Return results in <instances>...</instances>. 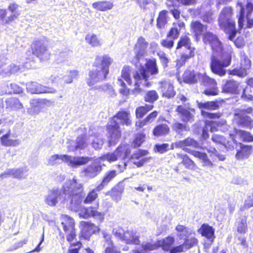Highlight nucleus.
Returning <instances> with one entry per match:
<instances>
[{
	"instance_id": "obj_56",
	"label": "nucleus",
	"mask_w": 253,
	"mask_h": 253,
	"mask_svg": "<svg viewBox=\"0 0 253 253\" xmlns=\"http://www.w3.org/2000/svg\"><path fill=\"white\" fill-rule=\"evenodd\" d=\"M167 14L166 10H163L160 12L157 20V25L159 28H164L167 24Z\"/></svg>"
},
{
	"instance_id": "obj_57",
	"label": "nucleus",
	"mask_w": 253,
	"mask_h": 253,
	"mask_svg": "<svg viewBox=\"0 0 253 253\" xmlns=\"http://www.w3.org/2000/svg\"><path fill=\"white\" fill-rule=\"evenodd\" d=\"M100 190H97V187L89 192L84 200L83 201L84 203L85 204H91L92 202L95 200L98 197L97 192H99Z\"/></svg>"
},
{
	"instance_id": "obj_25",
	"label": "nucleus",
	"mask_w": 253,
	"mask_h": 253,
	"mask_svg": "<svg viewBox=\"0 0 253 253\" xmlns=\"http://www.w3.org/2000/svg\"><path fill=\"white\" fill-rule=\"evenodd\" d=\"M198 232L212 243L215 238L214 228L207 223H203L198 230Z\"/></svg>"
},
{
	"instance_id": "obj_27",
	"label": "nucleus",
	"mask_w": 253,
	"mask_h": 253,
	"mask_svg": "<svg viewBox=\"0 0 253 253\" xmlns=\"http://www.w3.org/2000/svg\"><path fill=\"white\" fill-rule=\"evenodd\" d=\"M28 171L26 169H9L1 173L0 177L3 178L8 175H12L14 177L20 179L26 178L28 175Z\"/></svg>"
},
{
	"instance_id": "obj_3",
	"label": "nucleus",
	"mask_w": 253,
	"mask_h": 253,
	"mask_svg": "<svg viewBox=\"0 0 253 253\" xmlns=\"http://www.w3.org/2000/svg\"><path fill=\"white\" fill-rule=\"evenodd\" d=\"M184 82L188 84H194L198 81L205 86L209 87L204 90V93L208 96H214L218 94L216 81L205 74L195 73L194 71H186L183 75Z\"/></svg>"
},
{
	"instance_id": "obj_60",
	"label": "nucleus",
	"mask_w": 253,
	"mask_h": 253,
	"mask_svg": "<svg viewBox=\"0 0 253 253\" xmlns=\"http://www.w3.org/2000/svg\"><path fill=\"white\" fill-rule=\"evenodd\" d=\"M198 240L195 237H191L185 238L184 243L182 244L184 245V247L186 251L190 249L193 247L196 246L198 244Z\"/></svg>"
},
{
	"instance_id": "obj_2",
	"label": "nucleus",
	"mask_w": 253,
	"mask_h": 253,
	"mask_svg": "<svg viewBox=\"0 0 253 253\" xmlns=\"http://www.w3.org/2000/svg\"><path fill=\"white\" fill-rule=\"evenodd\" d=\"M130 114L126 111H119L113 118L110 119L107 125L108 144L111 147L115 145L121 136L119 124L129 126L131 121Z\"/></svg>"
},
{
	"instance_id": "obj_20",
	"label": "nucleus",
	"mask_w": 253,
	"mask_h": 253,
	"mask_svg": "<svg viewBox=\"0 0 253 253\" xmlns=\"http://www.w3.org/2000/svg\"><path fill=\"white\" fill-rule=\"evenodd\" d=\"M82 203V202L81 203ZM76 211H79L80 217L84 218H87L91 217H93L95 219L101 222L104 219V214L101 212H99L92 207L85 208L80 205L79 210Z\"/></svg>"
},
{
	"instance_id": "obj_63",
	"label": "nucleus",
	"mask_w": 253,
	"mask_h": 253,
	"mask_svg": "<svg viewBox=\"0 0 253 253\" xmlns=\"http://www.w3.org/2000/svg\"><path fill=\"white\" fill-rule=\"evenodd\" d=\"M141 247L144 251H153L159 248L158 242L154 244L143 242L141 244Z\"/></svg>"
},
{
	"instance_id": "obj_54",
	"label": "nucleus",
	"mask_w": 253,
	"mask_h": 253,
	"mask_svg": "<svg viewBox=\"0 0 253 253\" xmlns=\"http://www.w3.org/2000/svg\"><path fill=\"white\" fill-rule=\"evenodd\" d=\"M240 56L241 58L240 67L242 69H244L245 71L250 69L251 67V61L248 58L244 51L240 52Z\"/></svg>"
},
{
	"instance_id": "obj_16",
	"label": "nucleus",
	"mask_w": 253,
	"mask_h": 253,
	"mask_svg": "<svg viewBox=\"0 0 253 253\" xmlns=\"http://www.w3.org/2000/svg\"><path fill=\"white\" fill-rule=\"evenodd\" d=\"M200 146L199 143L194 138L188 137L183 140H179L171 144V149L174 147L177 148H181L183 151L191 154L193 155L192 152H197L198 151L191 150L187 147H191L195 148H198Z\"/></svg>"
},
{
	"instance_id": "obj_11",
	"label": "nucleus",
	"mask_w": 253,
	"mask_h": 253,
	"mask_svg": "<svg viewBox=\"0 0 253 253\" xmlns=\"http://www.w3.org/2000/svg\"><path fill=\"white\" fill-rule=\"evenodd\" d=\"M32 53L42 61L49 59L50 52L47 46V42L45 39L34 41L31 45Z\"/></svg>"
},
{
	"instance_id": "obj_42",
	"label": "nucleus",
	"mask_w": 253,
	"mask_h": 253,
	"mask_svg": "<svg viewBox=\"0 0 253 253\" xmlns=\"http://www.w3.org/2000/svg\"><path fill=\"white\" fill-rule=\"evenodd\" d=\"M113 4L111 1H101L92 3V7L97 10L106 11L112 8Z\"/></svg>"
},
{
	"instance_id": "obj_23",
	"label": "nucleus",
	"mask_w": 253,
	"mask_h": 253,
	"mask_svg": "<svg viewBox=\"0 0 253 253\" xmlns=\"http://www.w3.org/2000/svg\"><path fill=\"white\" fill-rule=\"evenodd\" d=\"M107 76L104 74L99 69H92L88 73V77L86 79V83L89 86L105 80Z\"/></svg>"
},
{
	"instance_id": "obj_58",
	"label": "nucleus",
	"mask_w": 253,
	"mask_h": 253,
	"mask_svg": "<svg viewBox=\"0 0 253 253\" xmlns=\"http://www.w3.org/2000/svg\"><path fill=\"white\" fill-rule=\"evenodd\" d=\"M158 98L159 95L156 91L154 90L148 91L144 96L145 101L151 103H153L158 100Z\"/></svg>"
},
{
	"instance_id": "obj_55",
	"label": "nucleus",
	"mask_w": 253,
	"mask_h": 253,
	"mask_svg": "<svg viewBox=\"0 0 253 253\" xmlns=\"http://www.w3.org/2000/svg\"><path fill=\"white\" fill-rule=\"evenodd\" d=\"M85 39L86 42L92 46H97L101 44L100 41L94 34H87Z\"/></svg>"
},
{
	"instance_id": "obj_26",
	"label": "nucleus",
	"mask_w": 253,
	"mask_h": 253,
	"mask_svg": "<svg viewBox=\"0 0 253 253\" xmlns=\"http://www.w3.org/2000/svg\"><path fill=\"white\" fill-rule=\"evenodd\" d=\"M160 89L163 97L168 98L173 97L176 94L173 85L169 81H163L160 82Z\"/></svg>"
},
{
	"instance_id": "obj_4",
	"label": "nucleus",
	"mask_w": 253,
	"mask_h": 253,
	"mask_svg": "<svg viewBox=\"0 0 253 253\" xmlns=\"http://www.w3.org/2000/svg\"><path fill=\"white\" fill-rule=\"evenodd\" d=\"M88 157H76L68 155L54 154L47 159V165L55 166L64 162L72 168H77L80 166L86 164L91 160Z\"/></svg>"
},
{
	"instance_id": "obj_29",
	"label": "nucleus",
	"mask_w": 253,
	"mask_h": 253,
	"mask_svg": "<svg viewBox=\"0 0 253 253\" xmlns=\"http://www.w3.org/2000/svg\"><path fill=\"white\" fill-rule=\"evenodd\" d=\"M81 224L84 225L82 236L85 240H89L91 235L98 229V227L93 224L87 221H82Z\"/></svg>"
},
{
	"instance_id": "obj_41",
	"label": "nucleus",
	"mask_w": 253,
	"mask_h": 253,
	"mask_svg": "<svg viewBox=\"0 0 253 253\" xmlns=\"http://www.w3.org/2000/svg\"><path fill=\"white\" fill-rule=\"evenodd\" d=\"M10 131L0 138L1 143L5 146H16L20 144V141L18 139L12 140L9 138Z\"/></svg>"
},
{
	"instance_id": "obj_49",
	"label": "nucleus",
	"mask_w": 253,
	"mask_h": 253,
	"mask_svg": "<svg viewBox=\"0 0 253 253\" xmlns=\"http://www.w3.org/2000/svg\"><path fill=\"white\" fill-rule=\"evenodd\" d=\"M146 68L145 69L149 72V76L150 73L153 75H156L158 73V68L156 63V60L155 59H149L146 63ZM145 69V68H144Z\"/></svg>"
},
{
	"instance_id": "obj_31",
	"label": "nucleus",
	"mask_w": 253,
	"mask_h": 253,
	"mask_svg": "<svg viewBox=\"0 0 253 253\" xmlns=\"http://www.w3.org/2000/svg\"><path fill=\"white\" fill-rule=\"evenodd\" d=\"M191 27L197 41L200 39L203 32L207 29V26L202 24L198 21L192 22Z\"/></svg>"
},
{
	"instance_id": "obj_1",
	"label": "nucleus",
	"mask_w": 253,
	"mask_h": 253,
	"mask_svg": "<svg viewBox=\"0 0 253 253\" xmlns=\"http://www.w3.org/2000/svg\"><path fill=\"white\" fill-rule=\"evenodd\" d=\"M83 185L75 178L67 179L60 189L54 187L49 190L44 196V202L50 207H55L59 203L69 202L70 209L76 211L83 201Z\"/></svg>"
},
{
	"instance_id": "obj_35",
	"label": "nucleus",
	"mask_w": 253,
	"mask_h": 253,
	"mask_svg": "<svg viewBox=\"0 0 253 253\" xmlns=\"http://www.w3.org/2000/svg\"><path fill=\"white\" fill-rule=\"evenodd\" d=\"M239 87V84L233 80L227 81L222 86V91L225 93H236Z\"/></svg>"
},
{
	"instance_id": "obj_19",
	"label": "nucleus",
	"mask_w": 253,
	"mask_h": 253,
	"mask_svg": "<svg viewBox=\"0 0 253 253\" xmlns=\"http://www.w3.org/2000/svg\"><path fill=\"white\" fill-rule=\"evenodd\" d=\"M18 7V5L15 3L10 4L8 6V10L10 12L9 16H6L7 12L6 10L0 9L1 24L4 25L12 21L20 15L19 12L17 10Z\"/></svg>"
},
{
	"instance_id": "obj_28",
	"label": "nucleus",
	"mask_w": 253,
	"mask_h": 253,
	"mask_svg": "<svg viewBox=\"0 0 253 253\" xmlns=\"http://www.w3.org/2000/svg\"><path fill=\"white\" fill-rule=\"evenodd\" d=\"M206 129H208L211 132H214L218 130L225 131L227 129L226 122L224 120L221 121H211L205 124Z\"/></svg>"
},
{
	"instance_id": "obj_30",
	"label": "nucleus",
	"mask_w": 253,
	"mask_h": 253,
	"mask_svg": "<svg viewBox=\"0 0 253 253\" xmlns=\"http://www.w3.org/2000/svg\"><path fill=\"white\" fill-rule=\"evenodd\" d=\"M122 241H125L126 244L138 245L140 243L138 236L133 230L125 231Z\"/></svg>"
},
{
	"instance_id": "obj_6",
	"label": "nucleus",
	"mask_w": 253,
	"mask_h": 253,
	"mask_svg": "<svg viewBox=\"0 0 253 253\" xmlns=\"http://www.w3.org/2000/svg\"><path fill=\"white\" fill-rule=\"evenodd\" d=\"M232 49L226 54L223 53L221 56H217L212 55L211 57L210 68L211 71L219 76H224L226 73V68L228 67L231 62Z\"/></svg>"
},
{
	"instance_id": "obj_33",
	"label": "nucleus",
	"mask_w": 253,
	"mask_h": 253,
	"mask_svg": "<svg viewBox=\"0 0 253 253\" xmlns=\"http://www.w3.org/2000/svg\"><path fill=\"white\" fill-rule=\"evenodd\" d=\"M240 149L237 150L236 154L237 159L240 160L248 158L252 152V146L251 145H245L240 143Z\"/></svg>"
},
{
	"instance_id": "obj_32",
	"label": "nucleus",
	"mask_w": 253,
	"mask_h": 253,
	"mask_svg": "<svg viewBox=\"0 0 253 253\" xmlns=\"http://www.w3.org/2000/svg\"><path fill=\"white\" fill-rule=\"evenodd\" d=\"M185 27V24L182 21H178L174 22L173 26L169 33L168 34V38H172L173 40L176 39L179 35L180 31Z\"/></svg>"
},
{
	"instance_id": "obj_52",
	"label": "nucleus",
	"mask_w": 253,
	"mask_h": 253,
	"mask_svg": "<svg viewBox=\"0 0 253 253\" xmlns=\"http://www.w3.org/2000/svg\"><path fill=\"white\" fill-rule=\"evenodd\" d=\"M89 139L91 140V145L95 149L98 150L102 148L104 141L98 135L96 134L94 135H90Z\"/></svg>"
},
{
	"instance_id": "obj_7",
	"label": "nucleus",
	"mask_w": 253,
	"mask_h": 253,
	"mask_svg": "<svg viewBox=\"0 0 253 253\" xmlns=\"http://www.w3.org/2000/svg\"><path fill=\"white\" fill-rule=\"evenodd\" d=\"M232 15V8L230 7H226L222 10L218 19L220 28L228 34V38L231 41L234 40L237 32L235 22L231 19Z\"/></svg>"
},
{
	"instance_id": "obj_43",
	"label": "nucleus",
	"mask_w": 253,
	"mask_h": 253,
	"mask_svg": "<svg viewBox=\"0 0 253 253\" xmlns=\"http://www.w3.org/2000/svg\"><path fill=\"white\" fill-rule=\"evenodd\" d=\"M172 128L177 134L181 136L184 135V132L188 131L190 129L189 127L186 125V124H183L178 122L174 123L172 125Z\"/></svg>"
},
{
	"instance_id": "obj_46",
	"label": "nucleus",
	"mask_w": 253,
	"mask_h": 253,
	"mask_svg": "<svg viewBox=\"0 0 253 253\" xmlns=\"http://www.w3.org/2000/svg\"><path fill=\"white\" fill-rule=\"evenodd\" d=\"M158 115V112L156 111L150 113L145 119L142 121H137L135 126L140 128L144 126L152 123Z\"/></svg>"
},
{
	"instance_id": "obj_17",
	"label": "nucleus",
	"mask_w": 253,
	"mask_h": 253,
	"mask_svg": "<svg viewBox=\"0 0 253 253\" xmlns=\"http://www.w3.org/2000/svg\"><path fill=\"white\" fill-rule=\"evenodd\" d=\"M175 111L181 121L184 123H191L194 121V115L191 111H194V110L190 108L189 103L177 106Z\"/></svg>"
},
{
	"instance_id": "obj_53",
	"label": "nucleus",
	"mask_w": 253,
	"mask_h": 253,
	"mask_svg": "<svg viewBox=\"0 0 253 253\" xmlns=\"http://www.w3.org/2000/svg\"><path fill=\"white\" fill-rule=\"evenodd\" d=\"M153 105L146 104L144 106H140L136 109L135 114L137 118H142L148 111L151 110Z\"/></svg>"
},
{
	"instance_id": "obj_8",
	"label": "nucleus",
	"mask_w": 253,
	"mask_h": 253,
	"mask_svg": "<svg viewBox=\"0 0 253 253\" xmlns=\"http://www.w3.org/2000/svg\"><path fill=\"white\" fill-rule=\"evenodd\" d=\"M184 47L185 49L181 53L180 58L178 59L177 64L178 66H181L191 57L195 55V48L192 46V42L190 39L187 36H182L180 37L176 47V51Z\"/></svg>"
},
{
	"instance_id": "obj_38",
	"label": "nucleus",
	"mask_w": 253,
	"mask_h": 253,
	"mask_svg": "<svg viewBox=\"0 0 253 253\" xmlns=\"http://www.w3.org/2000/svg\"><path fill=\"white\" fill-rule=\"evenodd\" d=\"M116 175V171L112 170L108 171L104 175L101 183L97 186V190H101L111 181Z\"/></svg>"
},
{
	"instance_id": "obj_45",
	"label": "nucleus",
	"mask_w": 253,
	"mask_h": 253,
	"mask_svg": "<svg viewBox=\"0 0 253 253\" xmlns=\"http://www.w3.org/2000/svg\"><path fill=\"white\" fill-rule=\"evenodd\" d=\"M176 156L178 158H180L182 160L181 163L184 165L187 169H194L196 166L195 163L191 160L187 155L177 153Z\"/></svg>"
},
{
	"instance_id": "obj_48",
	"label": "nucleus",
	"mask_w": 253,
	"mask_h": 253,
	"mask_svg": "<svg viewBox=\"0 0 253 253\" xmlns=\"http://www.w3.org/2000/svg\"><path fill=\"white\" fill-rule=\"evenodd\" d=\"M86 145V141L85 136L82 135L78 136L76 139V145L75 146H71L69 147L70 151H74L78 149H83L85 147Z\"/></svg>"
},
{
	"instance_id": "obj_24",
	"label": "nucleus",
	"mask_w": 253,
	"mask_h": 253,
	"mask_svg": "<svg viewBox=\"0 0 253 253\" xmlns=\"http://www.w3.org/2000/svg\"><path fill=\"white\" fill-rule=\"evenodd\" d=\"M148 46V42L143 37H140L138 38L134 48V51L138 60L145 55Z\"/></svg>"
},
{
	"instance_id": "obj_10",
	"label": "nucleus",
	"mask_w": 253,
	"mask_h": 253,
	"mask_svg": "<svg viewBox=\"0 0 253 253\" xmlns=\"http://www.w3.org/2000/svg\"><path fill=\"white\" fill-rule=\"evenodd\" d=\"M130 149L128 145L121 144L113 153H108L98 158L100 164L106 160L110 163L118 159L125 160L129 155Z\"/></svg>"
},
{
	"instance_id": "obj_13",
	"label": "nucleus",
	"mask_w": 253,
	"mask_h": 253,
	"mask_svg": "<svg viewBox=\"0 0 253 253\" xmlns=\"http://www.w3.org/2000/svg\"><path fill=\"white\" fill-rule=\"evenodd\" d=\"M253 111L251 107H249L246 109H243L239 112L235 113L234 122L239 126L242 127L251 128L253 127V120L247 115L246 114H250Z\"/></svg>"
},
{
	"instance_id": "obj_36",
	"label": "nucleus",
	"mask_w": 253,
	"mask_h": 253,
	"mask_svg": "<svg viewBox=\"0 0 253 253\" xmlns=\"http://www.w3.org/2000/svg\"><path fill=\"white\" fill-rule=\"evenodd\" d=\"M6 109L8 111L14 110L21 109L23 107V105L19 100L14 97H10L5 100Z\"/></svg>"
},
{
	"instance_id": "obj_47",
	"label": "nucleus",
	"mask_w": 253,
	"mask_h": 253,
	"mask_svg": "<svg viewBox=\"0 0 253 253\" xmlns=\"http://www.w3.org/2000/svg\"><path fill=\"white\" fill-rule=\"evenodd\" d=\"M206 150L210 154V157L211 159L213 162H215L216 159H218L219 161H223L225 160L226 157L225 155L220 154L218 151L214 147H209L206 148Z\"/></svg>"
},
{
	"instance_id": "obj_44",
	"label": "nucleus",
	"mask_w": 253,
	"mask_h": 253,
	"mask_svg": "<svg viewBox=\"0 0 253 253\" xmlns=\"http://www.w3.org/2000/svg\"><path fill=\"white\" fill-rule=\"evenodd\" d=\"M169 132V128L166 124H161L156 126L153 129V133L156 136L166 135Z\"/></svg>"
},
{
	"instance_id": "obj_5",
	"label": "nucleus",
	"mask_w": 253,
	"mask_h": 253,
	"mask_svg": "<svg viewBox=\"0 0 253 253\" xmlns=\"http://www.w3.org/2000/svg\"><path fill=\"white\" fill-rule=\"evenodd\" d=\"M74 224V220L72 218L68 215L63 216L61 225L66 234V239L70 243L68 253H78L79 250L82 245L80 241L75 243H73L76 236Z\"/></svg>"
},
{
	"instance_id": "obj_14",
	"label": "nucleus",
	"mask_w": 253,
	"mask_h": 253,
	"mask_svg": "<svg viewBox=\"0 0 253 253\" xmlns=\"http://www.w3.org/2000/svg\"><path fill=\"white\" fill-rule=\"evenodd\" d=\"M102 170V165L96 159L90 165L84 167L81 171L83 177L90 179L96 177Z\"/></svg>"
},
{
	"instance_id": "obj_15",
	"label": "nucleus",
	"mask_w": 253,
	"mask_h": 253,
	"mask_svg": "<svg viewBox=\"0 0 253 253\" xmlns=\"http://www.w3.org/2000/svg\"><path fill=\"white\" fill-rule=\"evenodd\" d=\"M197 103L198 108L201 110V115L204 117L215 119L219 118L220 117V113H212L204 111L205 109L215 110L218 109L219 106L218 101H206L205 102L197 101Z\"/></svg>"
},
{
	"instance_id": "obj_18",
	"label": "nucleus",
	"mask_w": 253,
	"mask_h": 253,
	"mask_svg": "<svg viewBox=\"0 0 253 253\" xmlns=\"http://www.w3.org/2000/svg\"><path fill=\"white\" fill-rule=\"evenodd\" d=\"M113 61V59L108 55L97 56L94 65L97 68V69H99L101 72L107 76L109 73V67Z\"/></svg>"
},
{
	"instance_id": "obj_59",
	"label": "nucleus",
	"mask_w": 253,
	"mask_h": 253,
	"mask_svg": "<svg viewBox=\"0 0 253 253\" xmlns=\"http://www.w3.org/2000/svg\"><path fill=\"white\" fill-rule=\"evenodd\" d=\"M7 89L4 92L5 93H17L19 94L22 92V88L16 84L11 83L7 85Z\"/></svg>"
},
{
	"instance_id": "obj_22",
	"label": "nucleus",
	"mask_w": 253,
	"mask_h": 253,
	"mask_svg": "<svg viewBox=\"0 0 253 253\" xmlns=\"http://www.w3.org/2000/svg\"><path fill=\"white\" fill-rule=\"evenodd\" d=\"M27 90L31 93H54L56 92V89L52 87H48L43 86L36 82H30L27 84Z\"/></svg>"
},
{
	"instance_id": "obj_34",
	"label": "nucleus",
	"mask_w": 253,
	"mask_h": 253,
	"mask_svg": "<svg viewBox=\"0 0 253 253\" xmlns=\"http://www.w3.org/2000/svg\"><path fill=\"white\" fill-rule=\"evenodd\" d=\"M193 156L199 158L202 161V166L204 167L212 168L213 166V161L212 162L208 157L207 154L205 153L197 151L192 152Z\"/></svg>"
},
{
	"instance_id": "obj_50",
	"label": "nucleus",
	"mask_w": 253,
	"mask_h": 253,
	"mask_svg": "<svg viewBox=\"0 0 253 253\" xmlns=\"http://www.w3.org/2000/svg\"><path fill=\"white\" fill-rule=\"evenodd\" d=\"M174 241L173 237L168 236L163 240L158 241L159 247L162 246L164 250L169 251L174 244Z\"/></svg>"
},
{
	"instance_id": "obj_40",
	"label": "nucleus",
	"mask_w": 253,
	"mask_h": 253,
	"mask_svg": "<svg viewBox=\"0 0 253 253\" xmlns=\"http://www.w3.org/2000/svg\"><path fill=\"white\" fill-rule=\"evenodd\" d=\"M30 107L28 108L27 112L30 115L38 114L41 109L40 99H32L30 101Z\"/></svg>"
},
{
	"instance_id": "obj_9",
	"label": "nucleus",
	"mask_w": 253,
	"mask_h": 253,
	"mask_svg": "<svg viewBox=\"0 0 253 253\" xmlns=\"http://www.w3.org/2000/svg\"><path fill=\"white\" fill-rule=\"evenodd\" d=\"M134 80L135 88L131 90V93L134 96L141 94L142 89L139 87L140 85L145 86H149L151 84L148 82L149 79V72L142 67L138 71H135L133 74Z\"/></svg>"
},
{
	"instance_id": "obj_12",
	"label": "nucleus",
	"mask_w": 253,
	"mask_h": 253,
	"mask_svg": "<svg viewBox=\"0 0 253 253\" xmlns=\"http://www.w3.org/2000/svg\"><path fill=\"white\" fill-rule=\"evenodd\" d=\"M253 11V4L251 2H248L245 6L240 4V15L238 18V31L239 32L243 27L245 16L247 19L246 27L248 28L253 27V18H250Z\"/></svg>"
},
{
	"instance_id": "obj_21",
	"label": "nucleus",
	"mask_w": 253,
	"mask_h": 253,
	"mask_svg": "<svg viewBox=\"0 0 253 253\" xmlns=\"http://www.w3.org/2000/svg\"><path fill=\"white\" fill-rule=\"evenodd\" d=\"M79 72L77 70H70L67 72V74L63 76L61 75L52 76L51 77L53 82L59 83L61 85L66 84H70L73 82L74 79L78 77Z\"/></svg>"
},
{
	"instance_id": "obj_51",
	"label": "nucleus",
	"mask_w": 253,
	"mask_h": 253,
	"mask_svg": "<svg viewBox=\"0 0 253 253\" xmlns=\"http://www.w3.org/2000/svg\"><path fill=\"white\" fill-rule=\"evenodd\" d=\"M175 230L177 232V236L180 239L186 238L191 234L189 228L184 225L180 224L177 225Z\"/></svg>"
},
{
	"instance_id": "obj_37",
	"label": "nucleus",
	"mask_w": 253,
	"mask_h": 253,
	"mask_svg": "<svg viewBox=\"0 0 253 253\" xmlns=\"http://www.w3.org/2000/svg\"><path fill=\"white\" fill-rule=\"evenodd\" d=\"M123 191L124 188L123 186L121 185H118L113 187L111 191L108 192L106 195L110 196L113 200L118 202L121 199Z\"/></svg>"
},
{
	"instance_id": "obj_61",
	"label": "nucleus",
	"mask_w": 253,
	"mask_h": 253,
	"mask_svg": "<svg viewBox=\"0 0 253 253\" xmlns=\"http://www.w3.org/2000/svg\"><path fill=\"white\" fill-rule=\"evenodd\" d=\"M218 39L216 36L213 35L212 33L208 32H206L203 38V41L206 44H209L211 45L212 42H214V41Z\"/></svg>"
},
{
	"instance_id": "obj_62",
	"label": "nucleus",
	"mask_w": 253,
	"mask_h": 253,
	"mask_svg": "<svg viewBox=\"0 0 253 253\" xmlns=\"http://www.w3.org/2000/svg\"><path fill=\"white\" fill-rule=\"evenodd\" d=\"M228 73L230 75L237 76L239 77H243L247 75V72L245 71L244 69H242L241 67L228 70Z\"/></svg>"
},
{
	"instance_id": "obj_64",
	"label": "nucleus",
	"mask_w": 253,
	"mask_h": 253,
	"mask_svg": "<svg viewBox=\"0 0 253 253\" xmlns=\"http://www.w3.org/2000/svg\"><path fill=\"white\" fill-rule=\"evenodd\" d=\"M242 98L245 100H253V89L252 90L251 88L246 87L243 90L242 95Z\"/></svg>"
},
{
	"instance_id": "obj_39",
	"label": "nucleus",
	"mask_w": 253,
	"mask_h": 253,
	"mask_svg": "<svg viewBox=\"0 0 253 253\" xmlns=\"http://www.w3.org/2000/svg\"><path fill=\"white\" fill-rule=\"evenodd\" d=\"M19 70V66L14 64H11L6 66L5 64H0V74L2 75H8L11 73H15Z\"/></svg>"
}]
</instances>
